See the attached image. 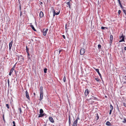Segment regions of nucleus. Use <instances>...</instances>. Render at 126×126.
<instances>
[{
	"instance_id": "f257e3e1",
	"label": "nucleus",
	"mask_w": 126,
	"mask_h": 126,
	"mask_svg": "<svg viewBox=\"0 0 126 126\" xmlns=\"http://www.w3.org/2000/svg\"><path fill=\"white\" fill-rule=\"evenodd\" d=\"M60 9H58V11H56L57 13H56L55 10L54 9V7H51V10L52 11L53 13V17L55 15H58L59 14L60 12Z\"/></svg>"
},
{
	"instance_id": "f03ea898",
	"label": "nucleus",
	"mask_w": 126,
	"mask_h": 126,
	"mask_svg": "<svg viewBox=\"0 0 126 126\" xmlns=\"http://www.w3.org/2000/svg\"><path fill=\"white\" fill-rule=\"evenodd\" d=\"M120 39H121L119 41V42H125V36H124L123 34H122V35L121 36L119 37Z\"/></svg>"
},
{
	"instance_id": "7ed1b4c3",
	"label": "nucleus",
	"mask_w": 126,
	"mask_h": 126,
	"mask_svg": "<svg viewBox=\"0 0 126 126\" xmlns=\"http://www.w3.org/2000/svg\"><path fill=\"white\" fill-rule=\"evenodd\" d=\"M94 68L95 70L97 72V73L98 74H99V76L100 77V78L102 79V78L101 75V74H100V72H99V69H96L95 68Z\"/></svg>"
},
{
	"instance_id": "20e7f679",
	"label": "nucleus",
	"mask_w": 126,
	"mask_h": 126,
	"mask_svg": "<svg viewBox=\"0 0 126 126\" xmlns=\"http://www.w3.org/2000/svg\"><path fill=\"white\" fill-rule=\"evenodd\" d=\"M85 51V50L84 48H81L80 50V53L81 55H83Z\"/></svg>"
},
{
	"instance_id": "39448f33",
	"label": "nucleus",
	"mask_w": 126,
	"mask_h": 126,
	"mask_svg": "<svg viewBox=\"0 0 126 126\" xmlns=\"http://www.w3.org/2000/svg\"><path fill=\"white\" fill-rule=\"evenodd\" d=\"M16 64L13 66V67L12 68V69H11V70L10 71V72L9 73V75L10 76H11V75L12 73L13 72V71L14 70V69L15 68V67Z\"/></svg>"
},
{
	"instance_id": "423d86ee",
	"label": "nucleus",
	"mask_w": 126,
	"mask_h": 126,
	"mask_svg": "<svg viewBox=\"0 0 126 126\" xmlns=\"http://www.w3.org/2000/svg\"><path fill=\"white\" fill-rule=\"evenodd\" d=\"M43 93H40V99H39V100L40 101H41L42 100L43 98Z\"/></svg>"
},
{
	"instance_id": "0eeeda50",
	"label": "nucleus",
	"mask_w": 126,
	"mask_h": 126,
	"mask_svg": "<svg viewBox=\"0 0 126 126\" xmlns=\"http://www.w3.org/2000/svg\"><path fill=\"white\" fill-rule=\"evenodd\" d=\"M89 91L88 90V89H86L85 90V96H87L89 94Z\"/></svg>"
},
{
	"instance_id": "6e6552de",
	"label": "nucleus",
	"mask_w": 126,
	"mask_h": 126,
	"mask_svg": "<svg viewBox=\"0 0 126 126\" xmlns=\"http://www.w3.org/2000/svg\"><path fill=\"white\" fill-rule=\"evenodd\" d=\"M27 98L28 99H30V98L29 97V94L27 92V91L26 90L25 92Z\"/></svg>"
},
{
	"instance_id": "1a4fd4ad",
	"label": "nucleus",
	"mask_w": 126,
	"mask_h": 126,
	"mask_svg": "<svg viewBox=\"0 0 126 126\" xmlns=\"http://www.w3.org/2000/svg\"><path fill=\"white\" fill-rule=\"evenodd\" d=\"M12 43L13 40H12V41L9 44V49L10 50L11 49V47L12 46Z\"/></svg>"
},
{
	"instance_id": "9d476101",
	"label": "nucleus",
	"mask_w": 126,
	"mask_h": 126,
	"mask_svg": "<svg viewBox=\"0 0 126 126\" xmlns=\"http://www.w3.org/2000/svg\"><path fill=\"white\" fill-rule=\"evenodd\" d=\"M49 120L51 122H52V123H53L54 122V121L53 120V118L52 117H50L49 118Z\"/></svg>"
},
{
	"instance_id": "9b49d317",
	"label": "nucleus",
	"mask_w": 126,
	"mask_h": 126,
	"mask_svg": "<svg viewBox=\"0 0 126 126\" xmlns=\"http://www.w3.org/2000/svg\"><path fill=\"white\" fill-rule=\"evenodd\" d=\"M44 14L41 11L40 13L39 16L40 17H42L43 16Z\"/></svg>"
},
{
	"instance_id": "f8f14e48",
	"label": "nucleus",
	"mask_w": 126,
	"mask_h": 126,
	"mask_svg": "<svg viewBox=\"0 0 126 126\" xmlns=\"http://www.w3.org/2000/svg\"><path fill=\"white\" fill-rule=\"evenodd\" d=\"M19 11L20 12V17H21L22 15V12L21 11V6L20 5L19 6Z\"/></svg>"
},
{
	"instance_id": "ddd939ff",
	"label": "nucleus",
	"mask_w": 126,
	"mask_h": 126,
	"mask_svg": "<svg viewBox=\"0 0 126 126\" xmlns=\"http://www.w3.org/2000/svg\"><path fill=\"white\" fill-rule=\"evenodd\" d=\"M48 29H46V30L43 32V35L45 36L46 35Z\"/></svg>"
},
{
	"instance_id": "4468645a",
	"label": "nucleus",
	"mask_w": 126,
	"mask_h": 126,
	"mask_svg": "<svg viewBox=\"0 0 126 126\" xmlns=\"http://www.w3.org/2000/svg\"><path fill=\"white\" fill-rule=\"evenodd\" d=\"M106 125H107V126H111V123H110L109 122V121H107V122L106 123Z\"/></svg>"
},
{
	"instance_id": "2eb2a0df",
	"label": "nucleus",
	"mask_w": 126,
	"mask_h": 126,
	"mask_svg": "<svg viewBox=\"0 0 126 126\" xmlns=\"http://www.w3.org/2000/svg\"><path fill=\"white\" fill-rule=\"evenodd\" d=\"M66 4L67 5H68V7H69V8L70 9L71 8L70 5V1H69L68 2H67L66 3Z\"/></svg>"
},
{
	"instance_id": "dca6fc26",
	"label": "nucleus",
	"mask_w": 126,
	"mask_h": 126,
	"mask_svg": "<svg viewBox=\"0 0 126 126\" xmlns=\"http://www.w3.org/2000/svg\"><path fill=\"white\" fill-rule=\"evenodd\" d=\"M40 93H43V87L42 86H41L40 87Z\"/></svg>"
},
{
	"instance_id": "f3484780",
	"label": "nucleus",
	"mask_w": 126,
	"mask_h": 126,
	"mask_svg": "<svg viewBox=\"0 0 126 126\" xmlns=\"http://www.w3.org/2000/svg\"><path fill=\"white\" fill-rule=\"evenodd\" d=\"M31 27L33 30L34 31H36V30L35 29L33 25H31Z\"/></svg>"
},
{
	"instance_id": "a211bd4d",
	"label": "nucleus",
	"mask_w": 126,
	"mask_h": 126,
	"mask_svg": "<svg viewBox=\"0 0 126 126\" xmlns=\"http://www.w3.org/2000/svg\"><path fill=\"white\" fill-rule=\"evenodd\" d=\"M71 123V120H70V116H69V126H70V125Z\"/></svg>"
},
{
	"instance_id": "6ab92c4d",
	"label": "nucleus",
	"mask_w": 126,
	"mask_h": 126,
	"mask_svg": "<svg viewBox=\"0 0 126 126\" xmlns=\"http://www.w3.org/2000/svg\"><path fill=\"white\" fill-rule=\"evenodd\" d=\"M44 115V114H40L39 115L38 117L40 118L43 117Z\"/></svg>"
},
{
	"instance_id": "aec40b11",
	"label": "nucleus",
	"mask_w": 126,
	"mask_h": 126,
	"mask_svg": "<svg viewBox=\"0 0 126 126\" xmlns=\"http://www.w3.org/2000/svg\"><path fill=\"white\" fill-rule=\"evenodd\" d=\"M79 117H78L77 118L76 120L75 121H74V122H75L76 123H77L78 120H79Z\"/></svg>"
},
{
	"instance_id": "412c9836",
	"label": "nucleus",
	"mask_w": 126,
	"mask_h": 126,
	"mask_svg": "<svg viewBox=\"0 0 126 126\" xmlns=\"http://www.w3.org/2000/svg\"><path fill=\"white\" fill-rule=\"evenodd\" d=\"M79 117H78L77 118L76 120L75 121H74V122H75L76 123H77L78 120H79Z\"/></svg>"
},
{
	"instance_id": "4be33fe9",
	"label": "nucleus",
	"mask_w": 126,
	"mask_h": 126,
	"mask_svg": "<svg viewBox=\"0 0 126 126\" xmlns=\"http://www.w3.org/2000/svg\"><path fill=\"white\" fill-rule=\"evenodd\" d=\"M39 112L40 114H43V111L42 109H40Z\"/></svg>"
},
{
	"instance_id": "5701e85b",
	"label": "nucleus",
	"mask_w": 126,
	"mask_h": 126,
	"mask_svg": "<svg viewBox=\"0 0 126 126\" xmlns=\"http://www.w3.org/2000/svg\"><path fill=\"white\" fill-rule=\"evenodd\" d=\"M77 123L74 122L72 126H77Z\"/></svg>"
},
{
	"instance_id": "b1692460",
	"label": "nucleus",
	"mask_w": 126,
	"mask_h": 126,
	"mask_svg": "<svg viewBox=\"0 0 126 126\" xmlns=\"http://www.w3.org/2000/svg\"><path fill=\"white\" fill-rule=\"evenodd\" d=\"M110 40H112L113 39V37L112 35H111L110 36Z\"/></svg>"
},
{
	"instance_id": "393cba45",
	"label": "nucleus",
	"mask_w": 126,
	"mask_h": 126,
	"mask_svg": "<svg viewBox=\"0 0 126 126\" xmlns=\"http://www.w3.org/2000/svg\"><path fill=\"white\" fill-rule=\"evenodd\" d=\"M123 122L124 123H126V119L124 118V120L123 121Z\"/></svg>"
},
{
	"instance_id": "a878e982",
	"label": "nucleus",
	"mask_w": 126,
	"mask_h": 126,
	"mask_svg": "<svg viewBox=\"0 0 126 126\" xmlns=\"http://www.w3.org/2000/svg\"><path fill=\"white\" fill-rule=\"evenodd\" d=\"M18 110L20 111V114H21L22 112L21 108H18Z\"/></svg>"
},
{
	"instance_id": "bb28decb",
	"label": "nucleus",
	"mask_w": 126,
	"mask_h": 126,
	"mask_svg": "<svg viewBox=\"0 0 126 126\" xmlns=\"http://www.w3.org/2000/svg\"><path fill=\"white\" fill-rule=\"evenodd\" d=\"M110 110H113V107L111 104H110Z\"/></svg>"
},
{
	"instance_id": "cd10ccee",
	"label": "nucleus",
	"mask_w": 126,
	"mask_h": 126,
	"mask_svg": "<svg viewBox=\"0 0 126 126\" xmlns=\"http://www.w3.org/2000/svg\"><path fill=\"white\" fill-rule=\"evenodd\" d=\"M69 25H67V24H66L65 25V29H67V27H69Z\"/></svg>"
},
{
	"instance_id": "c85d7f7f",
	"label": "nucleus",
	"mask_w": 126,
	"mask_h": 126,
	"mask_svg": "<svg viewBox=\"0 0 126 126\" xmlns=\"http://www.w3.org/2000/svg\"><path fill=\"white\" fill-rule=\"evenodd\" d=\"M92 99L97 100V98H96L95 97L93 96Z\"/></svg>"
},
{
	"instance_id": "c756f323",
	"label": "nucleus",
	"mask_w": 126,
	"mask_h": 126,
	"mask_svg": "<svg viewBox=\"0 0 126 126\" xmlns=\"http://www.w3.org/2000/svg\"><path fill=\"white\" fill-rule=\"evenodd\" d=\"M95 79L97 81H98L99 82V81L100 80V79H98V78H95Z\"/></svg>"
},
{
	"instance_id": "7c9ffc66",
	"label": "nucleus",
	"mask_w": 126,
	"mask_h": 126,
	"mask_svg": "<svg viewBox=\"0 0 126 126\" xmlns=\"http://www.w3.org/2000/svg\"><path fill=\"white\" fill-rule=\"evenodd\" d=\"M6 107L8 109H9V105L8 104H6Z\"/></svg>"
},
{
	"instance_id": "2f4dec72",
	"label": "nucleus",
	"mask_w": 126,
	"mask_h": 126,
	"mask_svg": "<svg viewBox=\"0 0 126 126\" xmlns=\"http://www.w3.org/2000/svg\"><path fill=\"white\" fill-rule=\"evenodd\" d=\"M47 69L46 68H45L44 69V72L45 73H47Z\"/></svg>"
},
{
	"instance_id": "473e14b6",
	"label": "nucleus",
	"mask_w": 126,
	"mask_h": 126,
	"mask_svg": "<svg viewBox=\"0 0 126 126\" xmlns=\"http://www.w3.org/2000/svg\"><path fill=\"white\" fill-rule=\"evenodd\" d=\"M105 28H106V29H107V28L106 27H104L103 26H102L101 27V29L102 30L104 29Z\"/></svg>"
},
{
	"instance_id": "72a5a7b5",
	"label": "nucleus",
	"mask_w": 126,
	"mask_h": 126,
	"mask_svg": "<svg viewBox=\"0 0 126 126\" xmlns=\"http://www.w3.org/2000/svg\"><path fill=\"white\" fill-rule=\"evenodd\" d=\"M101 46L99 44L98 45V49H100L101 48Z\"/></svg>"
},
{
	"instance_id": "f704fd0d",
	"label": "nucleus",
	"mask_w": 126,
	"mask_h": 126,
	"mask_svg": "<svg viewBox=\"0 0 126 126\" xmlns=\"http://www.w3.org/2000/svg\"><path fill=\"white\" fill-rule=\"evenodd\" d=\"M120 4V6L121 7V8L122 9H123V7L121 3H120V4Z\"/></svg>"
},
{
	"instance_id": "c9c22d12",
	"label": "nucleus",
	"mask_w": 126,
	"mask_h": 126,
	"mask_svg": "<svg viewBox=\"0 0 126 126\" xmlns=\"http://www.w3.org/2000/svg\"><path fill=\"white\" fill-rule=\"evenodd\" d=\"M26 50L27 53V52H29V49H28L27 48V47L26 46Z\"/></svg>"
},
{
	"instance_id": "e433bc0d",
	"label": "nucleus",
	"mask_w": 126,
	"mask_h": 126,
	"mask_svg": "<svg viewBox=\"0 0 126 126\" xmlns=\"http://www.w3.org/2000/svg\"><path fill=\"white\" fill-rule=\"evenodd\" d=\"M99 118V117L98 115V114H97V119H96V120H97Z\"/></svg>"
},
{
	"instance_id": "4c0bfd02",
	"label": "nucleus",
	"mask_w": 126,
	"mask_h": 126,
	"mask_svg": "<svg viewBox=\"0 0 126 126\" xmlns=\"http://www.w3.org/2000/svg\"><path fill=\"white\" fill-rule=\"evenodd\" d=\"M13 126H16V125H15V121H13Z\"/></svg>"
},
{
	"instance_id": "58836bf2",
	"label": "nucleus",
	"mask_w": 126,
	"mask_h": 126,
	"mask_svg": "<svg viewBox=\"0 0 126 126\" xmlns=\"http://www.w3.org/2000/svg\"><path fill=\"white\" fill-rule=\"evenodd\" d=\"M112 110H110V112L109 113V114L110 115L111 114Z\"/></svg>"
},
{
	"instance_id": "ea45409f",
	"label": "nucleus",
	"mask_w": 126,
	"mask_h": 126,
	"mask_svg": "<svg viewBox=\"0 0 126 126\" xmlns=\"http://www.w3.org/2000/svg\"><path fill=\"white\" fill-rule=\"evenodd\" d=\"M8 83V85L9 86V79H8L7 80Z\"/></svg>"
},
{
	"instance_id": "a19ab883",
	"label": "nucleus",
	"mask_w": 126,
	"mask_h": 126,
	"mask_svg": "<svg viewBox=\"0 0 126 126\" xmlns=\"http://www.w3.org/2000/svg\"><path fill=\"white\" fill-rule=\"evenodd\" d=\"M66 78L65 76H64L63 78V81L65 82V81Z\"/></svg>"
},
{
	"instance_id": "79ce46f5",
	"label": "nucleus",
	"mask_w": 126,
	"mask_h": 126,
	"mask_svg": "<svg viewBox=\"0 0 126 126\" xmlns=\"http://www.w3.org/2000/svg\"><path fill=\"white\" fill-rule=\"evenodd\" d=\"M27 59L28 60H29L31 59L30 58V56H27Z\"/></svg>"
},
{
	"instance_id": "37998d69",
	"label": "nucleus",
	"mask_w": 126,
	"mask_h": 126,
	"mask_svg": "<svg viewBox=\"0 0 126 126\" xmlns=\"http://www.w3.org/2000/svg\"><path fill=\"white\" fill-rule=\"evenodd\" d=\"M121 13V11L120 10H119L118 11V13L119 14H120Z\"/></svg>"
},
{
	"instance_id": "c03bdc74",
	"label": "nucleus",
	"mask_w": 126,
	"mask_h": 126,
	"mask_svg": "<svg viewBox=\"0 0 126 126\" xmlns=\"http://www.w3.org/2000/svg\"><path fill=\"white\" fill-rule=\"evenodd\" d=\"M123 105L125 106V107H126V103H123Z\"/></svg>"
},
{
	"instance_id": "a18cd8bd",
	"label": "nucleus",
	"mask_w": 126,
	"mask_h": 126,
	"mask_svg": "<svg viewBox=\"0 0 126 126\" xmlns=\"http://www.w3.org/2000/svg\"><path fill=\"white\" fill-rule=\"evenodd\" d=\"M112 40H110V45H111V44H112Z\"/></svg>"
},
{
	"instance_id": "49530a36",
	"label": "nucleus",
	"mask_w": 126,
	"mask_h": 126,
	"mask_svg": "<svg viewBox=\"0 0 126 126\" xmlns=\"http://www.w3.org/2000/svg\"><path fill=\"white\" fill-rule=\"evenodd\" d=\"M62 36H63V38H64V39H65V35H62Z\"/></svg>"
},
{
	"instance_id": "de8ad7c7",
	"label": "nucleus",
	"mask_w": 126,
	"mask_h": 126,
	"mask_svg": "<svg viewBox=\"0 0 126 126\" xmlns=\"http://www.w3.org/2000/svg\"><path fill=\"white\" fill-rule=\"evenodd\" d=\"M27 56H30V54L29 53V52H27Z\"/></svg>"
},
{
	"instance_id": "09e8293b",
	"label": "nucleus",
	"mask_w": 126,
	"mask_h": 126,
	"mask_svg": "<svg viewBox=\"0 0 126 126\" xmlns=\"http://www.w3.org/2000/svg\"><path fill=\"white\" fill-rule=\"evenodd\" d=\"M117 0L118 1L119 4H120V3H121L120 0Z\"/></svg>"
},
{
	"instance_id": "8fccbe9b",
	"label": "nucleus",
	"mask_w": 126,
	"mask_h": 126,
	"mask_svg": "<svg viewBox=\"0 0 126 126\" xmlns=\"http://www.w3.org/2000/svg\"><path fill=\"white\" fill-rule=\"evenodd\" d=\"M124 49L125 50H126V47H124Z\"/></svg>"
},
{
	"instance_id": "3c124183",
	"label": "nucleus",
	"mask_w": 126,
	"mask_h": 126,
	"mask_svg": "<svg viewBox=\"0 0 126 126\" xmlns=\"http://www.w3.org/2000/svg\"><path fill=\"white\" fill-rule=\"evenodd\" d=\"M3 121H4H4H5V120H4V116H3Z\"/></svg>"
},
{
	"instance_id": "603ef678",
	"label": "nucleus",
	"mask_w": 126,
	"mask_h": 126,
	"mask_svg": "<svg viewBox=\"0 0 126 126\" xmlns=\"http://www.w3.org/2000/svg\"><path fill=\"white\" fill-rule=\"evenodd\" d=\"M46 126V125H44V126Z\"/></svg>"
},
{
	"instance_id": "864d4df0",
	"label": "nucleus",
	"mask_w": 126,
	"mask_h": 126,
	"mask_svg": "<svg viewBox=\"0 0 126 126\" xmlns=\"http://www.w3.org/2000/svg\"><path fill=\"white\" fill-rule=\"evenodd\" d=\"M61 51V50H60L59 51V53H60Z\"/></svg>"
},
{
	"instance_id": "5fc2aeb1",
	"label": "nucleus",
	"mask_w": 126,
	"mask_h": 126,
	"mask_svg": "<svg viewBox=\"0 0 126 126\" xmlns=\"http://www.w3.org/2000/svg\"><path fill=\"white\" fill-rule=\"evenodd\" d=\"M33 94H34V95H35V93H33Z\"/></svg>"
},
{
	"instance_id": "6e6d98bb",
	"label": "nucleus",
	"mask_w": 126,
	"mask_h": 126,
	"mask_svg": "<svg viewBox=\"0 0 126 126\" xmlns=\"http://www.w3.org/2000/svg\"><path fill=\"white\" fill-rule=\"evenodd\" d=\"M124 83H126V81H124Z\"/></svg>"
}]
</instances>
